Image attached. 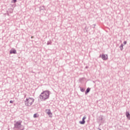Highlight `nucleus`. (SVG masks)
Instances as JSON below:
<instances>
[{"instance_id": "obj_1", "label": "nucleus", "mask_w": 130, "mask_h": 130, "mask_svg": "<svg viewBox=\"0 0 130 130\" xmlns=\"http://www.w3.org/2000/svg\"><path fill=\"white\" fill-rule=\"evenodd\" d=\"M50 91L48 90H45L43 91L39 95V99L41 101H46L49 99Z\"/></svg>"}, {"instance_id": "obj_2", "label": "nucleus", "mask_w": 130, "mask_h": 130, "mask_svg": "<svg viewBox=\"0 0 130 130\" xmlns=\"http://www.w3.org/2000/svg\"><path fill=\"white\" fill-rule=\"evenodd\" d=\"M14 128L19 130H24L25 128L24 126L22 125V121H18L15 123H14Z\"/></svg>"}, {"instance_id": "obj_3", "label": "nucleus", "mask_w": 130, "mask_h": 130, "mask_svg": "<svg viewBox=\"0 0 130 130\" xmlns=\"http://www.w3.org/2000/svg\"><path fill=\"white\" fill-rule=\"evenodd\" d=\"M24 102L25 106H31L34 102V99L29 98L28 99H26V100L24 101Z\"/></svg>"}, {"instance_id": "obj_4", "label": "nucleus", "mask_w": 130, "mask_h": 130, "mask_svg": "<svg viewBox=\"0 0 130 130\" xmlns=\"http://www.w3.org/2000/svg\"><path fill=\"white\" fill-rule=\"evenodd\" d=\"M102 58L103 60H107L108 59V55L103 54L102 55Z\"/></svg>"}, {"instance_id": "obj_5", "label": "nucleus", "mask_w": 130, "mask_h": 130, "mask_svg": "<svg viewBox=\"0 0 130 130\" xmlns=\"http://www.w3.org/2000/svg\"><path fill=\"white\" fill-rule=\"evenodd\" d=\"M46 112L47 115H49L50 117H52V116H50L52 115V113H51V111L50 110V109H46Z\"/></svg>"}, {"instance_id": "obj_6", "label": "nucleus", "mask_w": 130, "mask_h": 130, "mask_svg": "<svg viewBox=\"0 0 130 130\" xmlns=\"http://www.w3.org/2000/svg\"><path fill=\"white\" fill-rule=\"evenodd\" d=\"M86 116H84L82 118V120L79 121V123H80V124H85V122H86V121H85V119H86Z\"/></svg>"}, {"instance_id": "obj_7", "label": "nucleus", "mask_w": 130, "mask_h": 130, "mask_svg": "<svg viewBox=\"0 0 130 130\" xmlns=\"http://www.w3.org/2000/svg\"><path fill=\"white\" fill-rule=\"evenodd\" d=\"M10 54H17V51L14 49L13 50H11L10 51Z\"/></svg>"}, {"instance_id": "obj_8", "label": "nucleus", "mask_w": 130, "mask_h": 130, "mask_svg": "<svg viewBox=\"0 0 130 130\" xmlns=\"http://www.w3.org/2000/svg\"><path fill=\"white\" fill-rule=\"evenodd\" d=\"M125 115H126V117H127V118L128 119H129V120H130V114H129V112L126 111Z\"/></svg>"}, {"instance_id": "obj_9", "label": "nucleus", "mask_w": 130, "mask_h": 130, "mask_svg": "<svg viewBox=\"0 0 130 130\" xmlns=\"http://www.w3.org/2000/svg\"><path fill=\"white\" fill-rule=\"evenodd\" d=\"M90 90H91V88H89V87L87 88L86 89V90L85 92V95H87V94L88 93H89V92H90Z\"/></svg>"}, {"instance_id": "obj_10", "label": "nucleus", "mask_w": 130, "mask_h": 130, "mask_svg": "<svg viewBox=\"0 0 130 130\" xmlns=\"http://www.w3.org/2000/svg\"><path fill=\"white\" fill-rule=\"evenodd\" d=\"M123 44H121L120 46L119 47L120 48V50H123Z\"/></svg>"}, {"instance_id": "obj_11", "label": "nucleus", "mask_w": 130, "mask_h": 130, "mask_svg": "<svg viewBox=\"0 0 130 130\" xmlns=\"http://www.w3.org/2000/svg\"><path fill=\"white\" fill-rule=\"evenodd\" d=\"M52 42L51 41H48L47 43V45H51L52 44Z\"/></svg>"}, {"instance_id": "obj_12", "label": "nucleus", "mask_w": 130, "mask_h": 130, "mask_svg": "<svg viewBox=\"0 0 130 130\" xmlns=\"http://www.w3.org/2000/svg\"><path fill=\"white\" fill-rule=\"evenodd\" d=\"M80 91H81V92H85V89L82 87H80Z\"/></svg>"}, {"instance_id": "obj_13", "label": "nucleus", "mask_w": 130, "mask_h": 130, "mask_svg": "<svg viewBox=\"0 0 130 130\" xmlns=\"http://www.w3.org/2000/svg\"><path fill=\"white\" fill-rule=\"evenodd\" d=\"M38 116H39V115H37V114H35L34 115V118H36L38 117Z\"/></svg>"}, {"instance_id": "obj_14", "label": "nucleus", "mask_w": 130, "mask_h": 130, "mask_svg": "<svg viewBox=\"0 0 130 130\" xmlns=\"http://www.w3.org/2000/svg\"><path fill=\"white\" fill-rule=\"evenodd\" d=\"M12 3L15 4V3H17V0H12Z\"/></svg>"}, {"instance_id": "obj_15", "label": "nucleus", "mask_w": 130, "mask_h": 130, "mask_svg": "<svg viewBox=\"0 0 130 130\" xmlns=\"http://www.w3.org/2000/svg\"><path fill=\"white\" fill-rule=\"evenodd\" d=\"M40 11H41L42 10H44V7H43V8H42L41 7L40 8Z\"/></svg>"}, {"instance_id": "obj_16", "label": "nucleus", "mask_w": 130, "mask_h": 130, "mask_svg": "<svg viewBox=\"0 0 130 130\" xmlns=\"http://www.w3.org/2000/svg\"><path fill=\"white\" fill-rule=\"evenodd\" d=\"M123 44H124V45H125V44H126V41H124L123 42Z\"/></svg>"}, {"instance_id": "obj_17", "label": "nucleus", "mask_w": 130, "mask_h": 130, "mask_svg": "<svg viewBox=\"0 0 130 130\" xmlns=\"http://www.w3.org/2000/svg\"><path fill=\"white\" fill-rule=\"evenodd\" d=\"M10 103H14V101H10Z\"/></svg>"}, {"instance_id": "obj_18", "label": "nucleus", "mask_w": 130, "mask_h": 130, "mask_svg": "<svg viewBox=\"0 0 130 130\" xmlns=\"http://www.w3.org/2000/svg\"><path fill=\"white\" fill-rule=\"evenodd\" d=\"M101 120H103V117H101Z\"/></svg>"}, {"instance_id": "obj_19", "label": "nucleus", "mask_w": 130, "mask_h": 130, "mask_svg": "<svg viewBox=\"0 0 130 130\" xmlns=\"http://www.w3.org/2000/svg\"><path fill=\"white\" fill-rule=\"evenodd\" d=\"M102 56H101V55H100V57H102Z\"/></svg>"}, {"instance_id": "obj_20", "label": "nucleus", "mask_w": 130, "mask_h": 130, "mask_svg": "<svg viewBox=\"0 0 130 130\" xmlns=\"http://www.w3.org/2000/svg\"><path fill=\"white\" fill-rule=\"evenodd\" d=\"M93 26H96V24H93Z\"/></svg>"}, {"instance_id": "obj_21", "label": "nucleus", "mask_w": 130, "mask_h": 130, "mask_svg": "<svg viewBox=\"0 0 130 130\" xmlns=\"http://www.w3.org/2000/svg\"><path fill=\"white\" fill-rule=\"evenodd\" d=\"M93 28H95V26H93Z\"/></svg>"}, {"instance_id": "obj_22", "label": "nucleus", "mask_w": 130, "mask_h": 130, "mask_svg": "<svg viewBox=\"0 0 130 130\" xmlns=\"http://www.w3.org/2000/svg\"><path fill=\"white\" fill-rule=\"evenodd\" d=\"M31 38H33V37H31Z\"/></svg>"}, {"instance_id": "obj_23", "label": "nucleus", "mask_w": 130, "mask_h": 130, "mask_svg": "<svg viewBox=\"0 0 130 130\" xmlns=\"http://www.w3.org/2000/svg\"><path fill=\"white\" fill-rule=\"evenodd\" d=\"M25 97H26V95H25Z\"/></svg>"}]
</instances>
